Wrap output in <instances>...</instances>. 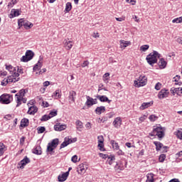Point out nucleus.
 <instances>
[{"mask_svg": "<svg viewBox=\"0 0 182 182\" xmlns=\"http://www.w3.org/2000/svg\"><path fill=\"white\" fill-rule=\"evenodd\" d=\"M173 23H181V17L176 18L172 21Z\"/></svg>", "mask_w": 182, "mask_h": 182, "instance_id": "49", "label": "nucleus"}, {"mask_svg": "<svg viewBox=\"0 0 182 182\" xmlns=\"http://www.w3.org/2000/svg\"><path fill=\"white\" fill-rule=\"evenodd\" d=\"M72 10V3L68 2L65 5V12H70Z\"/></svg>", "mask_w": 182, "mask_h": 182, "instance_id": "36", "label": "nucleus"}, {"mask_svg": "<svg viewBox=\"0 0 182 182\" xmlns=\"http://www.w3.org/2000/svg\"><path fill=\"white\" fill-rule=\"evenodd\" d=\"M179 157H182V151L178 152L177 154H176V158L178 159Z\"/></svg>", "mask_w": 182, "mask_h": 182, "instance_id": "58", "label": "nucleus"}, {"mask_svg": "<svg viewBox=\"0 0 182 182\" xmlns=\"http://www.w3.org/2000/svg\"><path fill=\"white\" fill-rule=\"evenodd\" d=\"M149 136H157L159 139L164 137V128L161 127H154L153 131L149 133Z\"/></svg>", "mask_w": 182, "mask_h": 182, "instance_id": "2", "label": "nucleus"}, {"mask_svg": "<svg viewBox=\"0 0 182 182\" xmlns=\"http://www.w3.org/2000/svg\"><path fill=\"white\" fill-rule=\"evenodd\" d=\"M149 48H150L149 45H144L140 47V50H141V52H146Z\"/></svg>", "mask_w": 182, "mask_h": 182, "instance_id": "43", "label": "nucleus"}, {"mask_svg": "<svg viewBox=\"0 0 182 182\" xmlns=\"http://www.w3.org/2000/svg\"><path fill=\"white\" fill-rule=\"evenodd\" d=\"M161 82H157L155 85V90H160V89H161Z\"/></svg>", "mask_w": 182, "mask_h": 182, "instance_id": "50", "label": "nucleus"}, {"mask_svg": "<svg viewBox=\"0 0 182 182\" xmlns=\"http://www.w3.org/2000/svg\"><path fill=\"white\" fill-rule=\"evenodd\" d=\"M37 130L38 134H42L46 130V128L45 127H39L37 128Z\"/></svg>", "mask_w": 182, "mask_h": 182, "instance_id": "45", "label": "nucleus"}, {"mask_svg": "<svg viewBox=\"0 0 182 182\" xmlns=\"http://www.w3.org/2000/svg\"><path fill=\"white\" fill-rule=\"evenodd\" d=\"M110 143H111L114 150H119V144H117V142H116V141L111 140Z\"/></svg>", "mask_w": 182, "mask_h": 182, "instance_id": "32", "label": "nucleus"}, {"mask_svg": "<svg viewBox=\"0 0 182 182\" xmlns=\"http://www.w3.org/2000/svg\"><path fill=\"white\" fill-rule=\"evenodd\" d=\"M153 105V102H143L141 105V107H139V109L141 110H144L146 109H147L148 107H150V106H151Z\"/></svg>", "mask_w": 182, "mask_h": 182, "instance_id": "25", "label": "nucleus"}, {"mask_svg": "<svg viewBox=\"0 0 182 182\" xmlns=\"http://www.w3.org/2000/svg\"><path fill=\"white\" fill-rule=\"evenodd\" d=\"M12 76H14V77H16V79H18L19 77V74L18 73H16V70H14L13 72V73H11Z\"/></svg>", "mask_w": 182, "mask_h": 182, "instance_id": "53", "label": "nucleus"}, {"mask_svg": "<svg viewBox=\"0 0 182 182\" xmlns=\"http://www.w3.org/2000/svg\"><path fill=\"white\" fill-rule=\"evenodd\" d=\"M158 65L160 69H165L166 66H167V62L164 60V58H160Z\"/></svg>", "mask_w": 182, "mask_h": 182, "instance_id": "20", "label": "nucleus"}, {"mask_svg": "<svg viewBox=\"0 0 182 182\" xmlns=\"http://www.w3.org/2000/svg\"><path fill=\"white\" fill-rule=\"evenodd\" d=\"M59 144V139H54L52 140L51 143H48L47 146V151H53L58 145Z\"/></svg>", "mask_w": 182, "mask_h": 182, "instance_id": "6", "label": "nucleus"}, {"mask_svg": "<svg viewBox=\"0 0 182 182\" xmlns=\"http://www.w3.org/2000/svg\"><path fill=\"white\" fill-rule=\"evenodd\" d=\"M147 83V77L145 75H141L139 79L135 80L134 84L135 87H141V86H146Z\"/></svg>", "mask_w": 182, "mask_h": 182, "instance_id": "3", "label": "nucleus"}, {"mask_svg": "<svg viewBox=\"0 0 182 182\" xmlns=\"http://www.w3.org/2000/svg\"><path fill=\"white\" fill-rule=\"evenodd\" d=\"M106 112V107L103 106L97 107L95 109V113L97 114H102V113H105Z\"/></svg>", "mask_w": 182, "mask_h": 182, "instance_id": "23", "label": "nucleus"}, {"mask_svg": "<svg viewBox=\"0 0 182 182\" xmlns=\"http://www.w3.org/2000/svg\"><path fill=\"white\" fill-rule=\"evenodd\" d=\"M75 124H76L77 130H79V132H81L80 129L83 127V123L80 120H77L76 121Z\"/></svg>", "mask_w": 182, "mask_h": 182, "instance_id": "29", "label": "nucleus"}, {"mask_svg": "<svg viewBox=\"0 0 182 182\" xmlns=\"http://www.w3.org/2000/svg\"><path fill=\"white\" fill-rule=\"evenodd\" d=\"M33 55L32 50H27L26 55L21 58V62H29V60L33 58Z\"/></svg>", "mask_w": 182, "mask_h": 182, "instance_id": "7", "label": "nucleus"}, {"mask_svg": "<svg viewBox=\"0 0 182 182\" xmlns=\"http://www.w3.org/2000/svg\"><path fill=\"white\" fill-rule=\"evenodd\" d=\"M82 68H86V66H89V61L85 60L83 62V63L81 65Z\"/></svg>", "mask_w": 182, "mask_h": 182, "instance_id": "55", "label": "nucleus"}, {"mask_svg": "<svg viewBox=\"0 0 182 182\" xmlns=\"http://www.w3.org/2000/svg\"><path fill=\"white\" fill-rule=\"evenodd\" d=\"M85 127L87 130H90L92 129V124H90V122H87L85 124Z\"/></svg>", "mask_w": 182, "mask_h": 182, "instance_id": "57", "label": "nucleus"}, {"mask_svg": "<svg viewBox=\"0 0 182 182\" xmlns=\"http://www.w3.org/2000/svg\"><path fill=\"white\" fill-rule=\"evenodd\" d=\"M33 153L34 154H37L38 156H40V154H42V150H41V146H36L33 150Z\"/></svg>", "mask_w": 182, "mask_h": 182, "instance_id": "31", "label": "nucleus"}, {"mask_svg": "<svg viewBox=\"0 0 182 182\" xmlns=\"http://www.w3.org/2000/svg\"><path fill=\"white\" fill-rule=\"evenodd\" d=\"M42 105H43V107H49V103L48 102L43 101L42 102Z\"/></svg>", "mask_w": 182, "mask_h": 182, "instance_id": "60", "label": "nucleus"}, {"mask_svg": "<svg viewBox=\"0 0 182 182\" xmlns=\"http://www.w3.org/2000/svg\"><path fill=\"white\" fill-rule=\"evenodd\" d=\"M71 143H73V141L69 137H65L64 141L61 144L60 149H65V147L69 146Z\"/></svg>", "mask_w": 182, "mask_h": 182, "instance_id": "11", "label": "nucleus"}, {"mask_svg": "<svg viewBox=\"0 0 182 182\" xmlns=\"http://www.w3.org/2000/svg\"><path fill=\"white\" fill-rule=\"evenodd\" d=\"M64 46L67 50H69L72 49V47L73 46V42L68 40L64 41Z\"/></svg>", "mask_w": 182, "mask_h": 182, "instance_id": "18", "label": "nucleus"}, {"mask_svg": "<svg viewBox=\"0 0 182 182\" xmlns=\"http://www.w3.org/2000/svg\"><path fill=\"white\" fill-rule=\"evenodd\" d=\"M115 159L114 156H112V157H108L107 160V163L108 164H109V166H112V164H113V161H114Z\"/></svg>", "mask_w": 182, "mask_h": 182, "instance_id": "40", "label": "nucleus"}, {"mask_svg": "<svg viewBox=\"0 0 182 182\" xmlns=\"http://www.w3.org/2000/svg\"><path fill=\"white\" fill-rule=\"evenodd\" d=\"M48 115L50 116V119H52V117H55V116H58V111L54 109L51 111Z\"/></svg>", "mask_w": 182, "mask_h": 182, "instance_id": "41", "label": "nucleus"}, {"mask_svg": "<svg viewBox=\"0 0 182 182\" xmlns=\"http://www.w3.org/2000/svg\"><path fill=\"white\" fill-rule=\"evenodd\" d=\"M19 80V78L15 77L14 75H10L8 77L7 80H5L6 83H13L15 82H18Z\"/></svg>", "mask_w": 182, "mask_h": 182, "instance_id": "21", "label": "nucleus"}, {"mask_svg": "<svg viewBox=\"0 0 182 182\" xmlns=\"http://www.w3.org/2000/svg\"><path fill=\"white\" fill-rule=\"evenodd\" d=\"M160 53L159 52L154 50L152 53L149 54L146 56V61L149 63V65H151L153 66L154 63H157V58H160Z\"/></svg>", "mask_w": 182, "mask_h": 182, "instance_id": "1", "label": "nucleus"}, {"mask_svg": "<svg viewBox=\"0 0 182 182\" xmlns=\"http://www.w3.org/2000/svg\"><path fill=\"white\" fill-rule=\"evenodd\" d=\"M100 157H101V159H109V155L100 153Z\"/></svg>", "mask_w": 182, "mask_h": 182, "instance_id": "56", "label": "nucleus"}, {"mask_svg": "<svg viewBox=\"0 0 182 182\" xmlns=\"http://www.w3.org/2000/svg\"><path fill=\"white\" fill-rule=\"evenodd\" d=\"M98 139V143L103 144V141H105V139H103V136H97Z\"/></svg>", "mask_w": 182, "mask_h": 182, "instance_id": "52", "label": "nucleus"}, {"mask_svg": "<svg viewBox=\"0 0 182 182\" xmlns=\"http://www.w3.org/2000/svg\"><path fill=\"white\" fill-rule=\"evenodd\" d=\"M174 82H178L180 80V75H176L175 77H173Z\"/></svg>", "mask_w": 182, "mask_h": 182, "instance_id": "64", "label": "nucleus"}, {"mask_svg": "<svg viewBox=\"0 0 182 182\" xmlns=\"http://www.w3.org/2000/svg\"><path fill=\"white\" fill-rule=\"evenodd\" d=\"M41 68H42V62H41V60H39L38 63H36L33 67L34 72H36V70L41 69Z\"/></svg>", "mask_w": 182, "mask_h": 182, "instance_id": "33", "label": "nucleus"}, {"mask_svg": "<svg viewBox=\"0 0 182 182\" xmlns=\"http://www.w3.org/2000/svg\"><path fill=\"white\" fill-rule=\"evenodd\" d=\"M87 101L85 102L86 106L90 107L93 105H97V99H93L92 97L87 96Z\"/></svg>", "mask_w": 182, "mask_h": 182, "instance_id": "8", "label": "nucleus"}, {"mask_svg": "<svg viewBox=\"0 0 182 182\" xmlns=\"http://www.w3.org/2000/svg\"><path fill=\"white\" fill-rule=\"evenodd\" d=\"M54 129L55 132H62L63 130L66 129V124H60V123H57L54 126Z\"/></svg>", "mask_w": 182, "mask_h": 182, "instance_id": "12", "label": "nucleus"}, {"mask_svg": "<svg viewBox=\"0 0 182 182\" xmlns=\"http://www.w3.org/2000/svg\"><path fill=\"white\" fill-rule=\"evenodd\" d=\"M97 99H99L102 102H107V103H110L112 102V100H109L105 95H97Z\"/></svg>", "mask_w": 182, "mask_h": 182, "instance_id": "19", "label": "nucleus"}, {"mask_svg": "<svg viewBox=\"0 0 182 182\" xmlns=\"http://www.w3.org/2000/svg\"><path fill=\"white\" fill-rule=\"evenodd\" d=\"M25 23V21L23 18H20L18 21V28L21 29V26H23V24Z\"/></svg>", "mask_w": 182, "mask_h": 182, "instance_id": "42", "label": "nucleus"}, {"mask_svg": "<svg viewBox=\"0 0 182 182\" xmlns=\"http://www.w3.org/2000/svg\"><path fill=\"white\" fill-rule=\"evenodd\" d=\"M76 97V92L72 90L69 92L68 100L70 103H75V99Z\"/></svg>", "mask_w": 182, "mask_h": 182, "instance_id": "14", "label": "nucleus"}, {"mask_svg": "<svg viewBox=\"0 0 182 182\" xmlns=\"http://www.w3.org/2000/svg\"><path fill=\"white\" fill-rule=\"evenodd\" d=\"M114 170L117 173H120L122 170H124V166H123V164H117L114 166Z\"/></svg>", "mask_w": 182, "mask_h": 182, "instance_id": "27", "label": "nucleus"}, {"mask_svg": "<svg viewBox=\"0 0 182 182\" xmlns=\"http://www.w3.org/2000/svg\"><path fill=\"white\" fill-rule=\"evenodd\" d=\"M13 97L11 95L4 94L0 96V102L3 105H9L13 100Z\"/></svg>", "mask_w": 182, "mask_h": 182, "instance_id": "4", "label": "nucleus"}, {"mask_svg": "<svg viewBox=\"0 0 182 182\" xmlns=\"http://www.w3.org/2000/svg\"><path fill=\"white\" fill-rule=\"evenodd\" d=\"M113 124L116 129H119L120 126H122V118L120 117L115 118L113 122Z\"/></svg>", "mask_w": 182, "mask_h": 182, "instance_id": "15", "label": "nucleus"}, {"mask_svg": "<svg viewBox=\"0 0 182 182\" xmlns=\"http://www.w3.org/2000/svg\"><path fill=\"white\" fill-rule=\"evenodd\" d=\"M109 76H110V73H106L102 76L103 81H104L105 83H108V80H109Z\"/></svg>", "mask_w": 182, "mask_h": 182, "instance_id": "37", "label": "nucleus"}, {"mask_svg": "<svg viewBox=\"0 0 182 182\" xmlns=\"http://www.w3.org/2000/svg\"><path fill=\"white\" fill-rule=\"evenodd\" d=\"M68 177H69V171H66L61 175H59L58 178V181H66L68 180Z\"/></svg>", "mask_w": 182, "mask_h": 182, "instance_id": "13", "label": "nucleus"}, {"mask_svg": "<svg viewBox=\"0 0 182 182\" xmlns=\"http://www.w3.org/2000/svg\"><path fill=\"white\" fill-rule=\"evenodd\" d=\"M38 112V107L35 106L30 107L28 110V114H35Z\"/></svg>", "mask_w": 182, "mask_h": 182, "instance_id": "26", "label": "nucleus"}, {"mask_svg": "<svg viewBox=\"0 0 182 182\" xmlns=\"http://www.w3.org/2000/svg\"><path fill=\"white\" fill-rule=\"evenodd\" d=\"M150 122H156V120H157V119H159V117L154 115V114H152V115H150L149 117Z\"/></svg>", "mask_w": 182, "mask_h": 182, "instance_id": "44", "label": "nucleus"}, {"mask_svg": "<svg viewBox=\"0 0 182 182\" xmlns=\"http://www.w3.org/2000/svg\"><path fill=\"white\" fill-rule=\"evenodd\" d=\"M126 2H129V4H132V5H136V0H126Z\"/></svg>", "mask_w": 182, "mask_h": 182, "instance_id": "59", "label": "nucleus"}, {"mask_svg": "<svg viewBox=\"0 0 182 182\" xmlns=\"http://www.w3.org/2000/svg\"><path fill=\"white\" fill-rule=\"evenodd\" d=\"M0 149L5 151L7 150L6 146H5V144H4L2 142H0Z\"/></svg>", "mask_w": 182, "mask_h": 182, "instance_id": "54", "label": "nucleus"}, {"mask_svg": "<svg viewBox=\"0 0 182 182\" xmlns=\"http://www.w3.org/2000/svg\"><path fill=\"white\" fill-rule=\"evenodd\" d=\"M175 92L177 93L178 96H180V93L182 95V87L175 88Z\"/></svg>", "mask_w": 182, "mask_h": 182, "instance_id": "47", "label": "nucleus"}, {"mask_svg": "<svg viewBox=\"0 0 182 182\" xmlns=\"http://www.w3.org/2000/svg\"><path fill=\"white\" fill-rule=\"evenodd\" d=\"M168 95H170V92H168V90L167 89H162L158 94L159 99H164L166 97H168Z\"/></svg>", "mask_w": 182, "mask_h": 182, "instance_id": "9", "label": "nucleus"}, {"mask_svg": "<svg viewBox=\"0 0 182 182\" xmlns=\"http://www.w3.org/2000/svg\"><path fill=\"white\" fill-rule=\"evenodd\" d=\"M146 119H147V116L144 115V116L139 117V121H140V122H144V121L146 120Z\"/></svg>", "mask_w": 182, "mask_h": 182, "instance_id": "61", "label": "nucleus"}, {"mask_svg": "<svg viewBox=\"0 0 182 182\" xmlns=\"http://www.w3.org/2000/svg\"><path fill=\"white\" fill-rule=\"evenodd\" d=\"M6 71H0V76H6Z\"/></svg>", "mask_w": 182, "mask_h": 182, "instance_id": "63", "label": "nucleus"}, {"mask_svg": "<svg viewBox=\"0 0 182 182\" xmlns=\"http://www.w3.org/2000/svg\"><path fill=\"white\" fill-rule=\"evenodd\" d=\"M27 92H28V90L22 89L19 91V93L16 94V103H17L16 107L21 106V98L25 97V95H26Z\"/></svg>", "mask_w": 182, "mask_h": 182, "instance_id": "5", "label": "nucleus"}, {"mask_svg": "<svg viewBox=\"0 0 182 182\" xmlns=\"http://www.w3.org/2000/svg\"><path fill=\"white\" fill-rule=\"evenodd\" d=\"M147 180L146 182H154V174L153 173H148L146 175Z\"/></svg>", "mask_w": 182, "mask_h": 182, "instance_id": "30", "label": "nucleus"}, {"mask_svg": "<svg viewBox=\"0 0 182 182\" xmlns=\"http://www.w3.org/2000/svg\"><path fill=\"white\" fill-rule=\"evenodd\" d=\"M6 70H9L11 74L14 73V70H16L12 65H5Z\"/></svg>", "mask_w": 182, "mask_h": 182, "instance_id": "35", "label": "nucleus"}, {"mask_svg": "<svg viewBox=\"0 0 182 182\" xmlns=\"http://www.w3.org/2000/svg\"><path fill=\"white\" fill-rule=\"evenodd\" d=\"M71 161H73V163H77V155H74L71 158Z\"/></svg>", "mask_w": 182, "mask_h": 182, "instance_id": "51", "label": "nucleus"}, {"mask_svg": "<svg viewBox=\"0 0 182 182\" xmlns=\"http://www.w3.org/2000/svg\"><path fill=\"white\" fill-rule=\"evenodd\" d=\"M120 43V48L121 49H124L125 48H127L129 45H130V41H126L124 40H121L119 41Z\"/></svg>", "mask_w": 182, "mask_h": 182, "instance_id": "24", "label": "nucleus"}, {"mask_svg": "<svg viewBox=\"0 0 182 182\" xmlns=\"http://www.w3.org/2000/svg\"><path fill=\"white\" fill-rule=\"evenodd\" d=\"M23 26L26 29H30V28H32V26H33V24L29 21H25Z\"/></svg>", "mask_w": 182, "mask_h": 182, "instance_id": "34", "label": "nucleus"}, {"mask_svg": "<svg viewBox=\"0 0 182 182\" xmlns=\"http://www.w3.org/2000/svg\"><path fill=\"white\" fill-rule=\"evenodd\" d=\"M86 165L84 164H81L78 166L77 172L79 173V174H82L83 173L86 172Z\"/></svg>", "mask_w": 182, "mask_h": 182, "instance_id": "17", "label": "nucleus"}, {"mask_svg": "<svg viewBox=\"0 0 182 182\" xmlns=\"http://www.w3.org/2000/svg\"><path fill=\"white\" fill-rule=\"evenodd\" d=\"M49 119H50V115L45 114L41 117V122H48Z\"/></svg>", "mask_w": 182, "mask_h": 182, "instance_id": "39", "label": "nucleus"}, {"mask_svg": "<svg viewBox=\"0 0 182 182\" xmlns=\"http://www.w3.org/2000/svg\"><path fill=\"white\" fill-rule=\"evenodd\" d=\"M21 15V11L18 9H13L10 14V18H15V16H19Z\"/></svg>", "mask_w": 182, "mask_h": 182, "instance_id": "16", "label": "nucleus"}, {"mask_svg": "<svg viewBox=\"0 0 182 182\" xmlns=\"http://www.w3.org/2000/svg\"><path fill=\"white\" fill-rule=\"evenodd\" d=\"M154 144L156 146V151H160L161 149H163V144H161L160 141H154Z\"/></svg>", "mask_w": 182, "mask_h": 182, "instance_id": "28", "label": "nucleus"}, {"mask_svg": "<svg viewBox=\"0 0 182 182\" xmlns=\"http://www.w3.org/2000/svg\"><path fill=\"white\" fill-rule=\"evenodd\" d=\"M176 136L180 139L182 140V132L180 130H178L176 132Z\"/></svg>", "mask_w": 182, "mask_h": 182, "instance_id": "48", "label": "nucleus"}, {"mask_svg": "<svg viewBox=\"0 0 182 182\" xmlns=\"http://www.w3.org/2000/svg\"><path fill=\"white\" fill-rule=\"evenodd\" d=\"M29 126V119H26V118H23L21 119V124H20V127H28Z\"/></svg>", "mask_w": 182, "mask_h": 182, "instance_id": "22", "label": "nucleus"}, {"mask_svg": "<svg viewBox=\"0 0 182 182\" xmlns=\"http://www.w3.org/2000/svg\"><path fill=\"white\" fill-rule=\"evenodd\" d=\"M55 99H60L61 95H60V90H57L54 92L53 95Z\"/></svg>", "mask_w": 182, "mask_h": 182, "instance_id": "38", "label": "nucleus"}, {"mask_svg": "<svg viewBox=\"0 0 182 182\" xmlns=\"http://www.w3.org/2000/svg\"><path fill=\"white\" fill-rule=\"evenodd\" d=\"M28 163H31V159H29V158H28V156H25L23 158V159H22L19 163H18V166H20V168H23V167H25V166H26L27 164H28Z\"/></svg>", "mask_w": 182, "mask_h": 182, "instance_id": "10", "label": "nucleus"}, {"mask_svg": "<svg viewBox=\"0 0 182 182\" xmlns=\"http://www.w3.org/2000/svg\"><path fill=\"white\" fill-rule=\"evenodd\" d=\"M5 80H7V78H4L2 81H1V86H6V85L8 83H6V81Z\"/></svg>", "mask_w": 182, "mask_h": 182, "instance_id": "62", "label": "nucleus"}, {"mask_svg": "<svg viewBox=\"0 0 182 182\" xmlns=\"http://www.w3.org/2000/svg\"><path fill=\"white\" fill-rule=\"evenodd\" d=\"M160 163H164V160H166V154H161L159 158Z\"/></svg>", "mask_w": 182, "mask_h": 182, "instance_id": "46", "label": "nucleus"}]
</instances>
